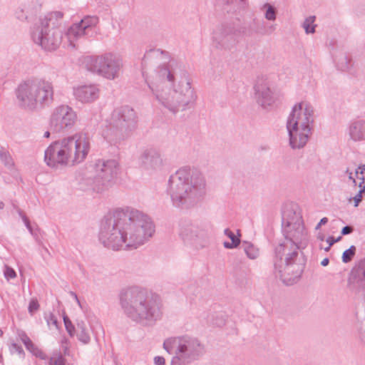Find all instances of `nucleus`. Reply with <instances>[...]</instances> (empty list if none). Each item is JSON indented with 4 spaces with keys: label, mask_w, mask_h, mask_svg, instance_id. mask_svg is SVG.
<instances>
[{
    "label": "nucleus",
    "mask_w": 365,
    "mask_h": 365,
    "mask_svg": "<svg viewBox=\"0 0 365 365\" xmlns=\"http://www.w3.org/2000/svg\"><path fill=\"white\" fill-rule=\"evenodd\" d=\"M3 331L0 329V337H1L3 336Z\"/></svg>",
    "instance_id": "72a5a7b5"
},
{
    "label": "nucleus",
    "mask_w": 365,
    "mask_h": 365,
    "mask_svg": "<svg viewBox=\"0 0 365 365\" xmlns=\"http://www.w3.org/2000/svg\"><path fill=\"white\" fill-rule=\"evenodd\" d=\"M155 363L156 365H164L165 364V359L161 356H156L155 358Z\"/></svg>",
    "instance_id": "b1692460"
},
{
    "label": "nucleus",
    "mask_w": 365,
    "mask_h": 365,
    "mask_svg": "<svg viewBox=\"0 0 365 365\" xmlns=\"http://www.w3.org/2000/svg\"><path fill=\"white\" fill-rule=\"evenodd\" d=\"M53 323H54L55 324H56V319H54V320H53Z\"/></svg>",
    "instance_id": "f704fd0d"
},
{
    "label": "nucleus",
    "mask_w": 365,
    "mask_h": 365,
    "mask_svg": "<svg viewBox=\"0 0 365 365\" xmlns=\"http://www.w3.org/2000/svg\"><path fill=\"white\" fill-rule=\"evenodd\" d=\"M39 304L37 300L32 299L29 305V311L31 314H33L34 312L38 309Z\"/></svg>",
    "instance_id": "6ab92c4d"
},
{
    "label": "nucleus",
    "mask_w": 365,
    "mask_h": 365,
    "mask_svg": "<svg viewBox=\"0 0 365 365\" xmlns=\"http://www.w3.org/2000/svg\"><path fill=\"white\" fill-rule=\"evenodd\" d=\"M96 23L97 19L94 17L85 18L81 21L79 24L74 25L68 31V35L70 36H81L84 34V31L86 29H87L92 24H96Z\"/></svg>",
    "instance_id": "423d86ee"
},
{
    "label": "nucleus",
    "mask_w": 365,
    "mask_h": 365,
    "mask_svg": "<svg viewBox=\"0 0 365 365\" xmlns=\"http://www.w3.org/2000/svg\"><path fill=\"white\" fill-rule=\"evenodd\" d=\"M313 110L305 102L294 106L288 123L290 145L294 148H302L307 142L311 133Z\"/></svg>",
    "instance_id": "f03ea898"
},
{
    "label": "nucleus",
    "mask_w": 365,
    "mask_h": 365,
    "mask_svg": "<svg viewBox=\"0 0 365 365\" xmlns=\"http://www.w3.org/2000/svg\"><path fill=\"white\" fill-rule=\"evenodd\" d=\"M134 309L136 314L140 318L147 319L149 317L148 309L147 307L141 302L135 303Z\"/></svg>",
    "instance_id": "9b49d317"
},
{
    "label": "nucleus",
    "mask_w": 365,
    "mask_h": 365,
    "mask_svg": "<svg viewBox=\"0 0 365 365\" xmlns=\"http://www.w3.org/2000/svg\"><path fill=\"white\" fill-rule=\"evenodd\" d=\"M19 337L21 341L24 344L26 349L31 351L34 355L41 358L44 359L45 354L43 352L39 349L34 344L29 337L26 335V334L24 331H20L19 333Z\"/></svg>",
    "instance_id": "6e6552de"
},
{
    "label": "nucleus",
    "mask_w": 365,
    "mask_h": 365,
    "mask_svg": "<svg viewBox=\"0 0 365 365\" xmlns=\"http://www.w3.org/2000/svg\"><path fill=\"white\" fill-rule=\"evenodd\" d=\"M340 237L336 240H334L332 237H328L327 242L329 243V246L324 249L325 251H329L330 247L333 245V244L340 240Z\"/></svg>",
    "instance_id": "4be33fe9"
},
{
    "label": "nucleus",
    "mask_w": 365,
    "mask_h": 365,
    "mask_svg": "<svg viewBox=\"0 0 365 365\" xmlns=\"http://www.w3.org/2000/svg\"><path fill=\"white\" fill-rule=\"evenodd\" d=\"M40 43L45 48L48 49V50L55 49L57 46L56 43H54L53 42H50V39L47 36L41 37Z\"/></svg>",
    "instance_id": "2eb2a0df"
},
{
    "label": "nucleus",
    "mask_w": 365,
    "mask_h": 365,
    "mask_svg": "<svg viewBox=\"0 0 365 365\" xmlns=\"http://www.w3.org/2000/svg\"><path fill=\"white\" fill-rule=\"evenodd\" d=\"M66 115H67V116H68L69 118H70V117H73V113H67V114H66Z\"/></svg>",
    "instance_id": "473e14b6"
},
{
    "label": "nucleus",
    "mask_w": 365,
    "mask_h": 365,
    "mask_svg": "<svg viewBox=\"0 0 365 365\" xmlns=\"http://www.w3.org/2000/svg\"><path fill=\"white\" fill-rule=\"evenodd\" d=\"M88 339H89L88 336H84V339H83V341L84 342H87V341H88Z\"/></svg>",
    "instance_id": "c756f323"
},
{
    "label": "nucleus",
    "mask_w": 365,
    "mask_h": 365,
    "mask_svg": "<svg viewBox=\"0 0 365 365\" xmlns=\"http://www.w3.org/2000/svg\"><path fill=\"white\" fill-rule=\"evenodd\" d=\"M350 135L354 140L365 139V123H354L350 128Z\"/></svg>",
    "instance_id": "1a4fd4ad"
},
{
    "label": "nucleus",
    "mask_w": 365,
    "mask_h": 365,
    "mask_svg": "<svg viewBox=\"0 0 365 365\" xmlns=\"http://www.w3.org/2000/svg\"><path fill=\"white\" fill-rule=\"evenodd\" d=\"M89 148L88 138L85 134H76L51 145L46 151L45 160L51 166L58 163H80L86 157Z\"/></svg>",
    "instance_id": "f257e3e1"
},
{
    "label": "nucleus",
    "mask_w": 365,
    "mask_h": 365,
    "mask_svg": "<svg viewBox=\"0 0 365 365\" xmlns=\"http://www.w3.org/2000/svg\"><path fill=\"white\" fill-rule=\"evenodd\" d=\"M365 166L360 165L356 170V179L354 180L355 184H359L361 187L362 184L365 183Z\"/></svg>",
    "instance_id": "f8f14e48"
},
{
    "label": "nucleus",
    "mask_w": 365,
    "mask_h": 365,
    "mask_svg": "<svg viewBox=\"0 0 365 365\" xmlns=\"http://www.w3.org/2000/svg\"><path fill=\"white\" fill-rule=\"evenodd\" d=\"M17 96L22 106L31 108L51 98L52 88L48 83L44 81L31 84L24 83L19 86Z\"/></svg>",
    "instance_id": "7ed1b4c3"
},
{
    "label": "nucleus",
    "mask_w": 365,
    "mask_h": 365,
    "mask_svg": "<svg viewBox=\"0 0 365 365\" xmlns=\"http://www.w3.org/2000/svg\"><path fill=\"white\" fill-rule=\"evenodd\" d=\"M95 69L108 78H113L117 73L116 66L106 58H98L95 61Z\"/></svg>",
    "instance_id": "39448f33"
},
{
    "label": "nucleus",
    "mask_w": 365,
    "mask_h": 365,
    "mask_svg": "<svg viewBox=\"0 0 365 365\" xmlns=\"http://www.w3.org/2000/svg\"><path fill=\"white\" fill-rule=\"evenodd\" d=\"M185 346H180V351L182 352L184 351Z\"/></svg>",
    "instance_id": "2f4dec72"
},
{
    "label": "nucleus",
    "mask_w": 365,
    "mask_h": 365,
    "mask_svg": "<svg viewBox=\"0 0 365 365\" xmlns=\"http://www.w3.org/2000/svg\"><path fill=\"white\" fill-rule=\"evenodd\" d=\"M327 221H328V220H327V217H324V218H322V219L320 220L319 223L317 225V229H319V228L322 225L326 224V223L327 222Z\"/></svg>",
    "instance_id": "393cba45"
},
{
    "label": "nucleus",
    "mask_w": 365,
    "mask_h": 365,
    "mask_svg": "<svg viewBox=\"0 0 365 365\" xmlns=\"http://www.w3.org/2000/svg\"><path fill=\"white\" fill-rule=\"evenodd\" d=\"M225 233L227 235V237L231 240V242H225L224 243V246L226 248L232 249L237 247L240 242V235L238 234V235H235L232 231L230 230H226L225 231Z\"/></svg>",
    "instance_id": "9d476101"
},
{
    "label": "nucleus",
    "mask_w": 365,
    "mask_h": 365,
    "mask_svg": "<svg viewBox=\"0 0 365 365\" xmlns=\"http://www.w3.org/2000/svg\"><path fill=\"white\" fill-rule=\"evenodd\" d=\"M177 345H179V340L176 339H168L166 341L164 342V348L168 351H170V349H172L173 346H175Z\"/></svg>",
    "instance_id": "f3484780"
},
{
    "label": "nucleus",
    "mask_w": 365,
    "mask_h": 365,
    "mask_svg": "<svg viewBox=\"0 0 365 365\" xmlns=\"http://www.w3.org/2000/svg\"><path fill=\"white\" fill-rule=\"evenodd\" d=\"M247 253L248 256H249L250 258L254 259V258L256 257V255H255V254L251 255V254L249 252V251H248V250L247 251Z\"/></svg>",
    "instance_id": "c85d7f7f"
},
{
    "label": "nucleus",
    "mask_w": 365,
    "mask_h": 365,
    "mask_svg": "<svg viewBox=\"0 0 365 365\" xmlns=\"http://www.w3.org/2000/svg\"><path fill=\"white\" fill-rule=\"evenodd\" d=\"M51 365H63L64 361L62 356L53 357L51 359Z\"/></svg>",
    "instance_id": "412c9836"
},
{
    "label": "nucleus",
    "mask_w": 365,
    "mask_h": 365,
    "mask_svg": "<svg viewBox=\"0 0 365 365\" xmlns=\"http://www.w3.org/2000/svg\"><path fill=\"white\" fill-rule=\"evenodd\" d=\"M266 18L269 20L275 19L274 11L271 6H267V10L266 11Z\"/></svg>",
    "instance_id": "aec40b11"
},
{
    "label": "nucleus",
    "mask_w": 365,
    "mask_h": 365,
    "mask_svg": "<svg viewBox=\"0 0 365 365\" xmlns=\"http://www.w3.org/2000/svg\"><path fill=\"white\" fill-rule=\"evenodd\" d=\"M97 91L93 86H83L76 90L75 94L83 102H88L96 96Z\"/></svg>",
    "instance_id": "0eeeda50"
},
{
    "label": "nucleus",
    "mask_w": 365,
    "mask_h": 365,
    "mask_svg": "<svg viewBox=\"0 0 365 365\" xmlns=\"http://www.w3.org/2000/svg\"><path fill=\"white\" fill-rule=\"evenodd\" d=\"M4 275L6 278L8 279H14L16 276L15 271L12 268L9 267H6L4 270Z\"/></svg>",
    "instance_id": "a211bd4d"
},
{
    "label": "nucleus",
    "mask_w": 365,
    "mask_h": 365,
    "mask_svg": "<svg viewBox=\"0 0 365 365\" xmlns=\"http://www.w3.org/2000/svg\"><path fill=\"white\" fill-rule=\"evenodd\" d=\"M49 135H50V133H49V132H48V131H46V132L44 133V136H45L46 138H48V137H49Z\"/></svg>",
    "instance_id": "7c9ffc66"
},
{
    "label": "nucleus",
    "mask_w": 365,
    "mask_h": 365,
    "mask_svg": "<svg viewBox=\"0 0 365 365\" xmlns=\"http://www.w3.org/2000/svg\"><path fill=\"white\" fill-rule=\"evenodd\" d=\"M356 253V247L351 245L348 250H345L342 254V261L344 263L350 262Z\"/></svg>",
    "instance_id": "ddd939ff"
},
{
    "label": "nucleus",
    "mask_w": 365,
    "mask_h": 365,
    "mask_svg": "<svg viewBox=\"0 0 365 365\" xmlns=\"http://www.w3.org/2000/svg\"><path fill=\"white\" fill-rule=\"evenodd\" d=\"M352 231H353V228L351 227L346 226L342 229L341 234L344 235H348V234H350L351 232H352Z\"/></svg>",
    "instance_id": "5701e85b"
},
{
    "label": "nucleus",
    "mask_w": 365,
    "mask_h": 365,
    "mask_svg": "<svg viewBox=\"0 0 365 365\" xmlns=\"http://www.w3.org/2000/svg\"><path fill=\"white\" fill-rule=\"evenodd\" d=\"M63 322H64L65 327H66L67 331L68 332V334H70V336H73L74 332H75L74 327L72 324V322H71V320L68 319V317L65 314L63 315Z\"/></svg>",
    "instance_id": "dca6fc26"
},
{
    "label": "nucleus",
    "mask_w": 365,
    "mask_h": 365,
    "mask_svg": "<svg viewBox=\"0 0 365 365\" xmlns=\"http://www.w3.org/2000/svg\"><path fill=\"white\" fill-rule=\"evenodd\" d=\"M329 263V259H324L322 261V264L323 266H327Z\"/></svg>",
    "instance_id": "cd10ccee"
},
{
    "label": "nucleus",
    "mask_w": 365,
    "mask_h": 365,
    "mask_svg": "<svg viewBox=\"0 0 365 365\" xmlns=\"http://www.w3.org/2000/svg\"><path fill=\"white\" fill-rule=\"evenodd\" d=\"M114 218L116 221L115 226L118 228L124 229L125 226H128L130 230H131L132 228L140 227L143 230L144 235L149 237L153 232V226L150 222L146 221L145 225H142L140 221L135 220L127 212L123 211H116L114 213Z\"/></svg>",
    "instance_id": "20e7f679"
},
{
    "label": "nucleus",
    "mask_w": 365,
    "mask_h": 365,
    "mask_svg": "<svg viewBox=\"0 0 365 365\" xmlns=\"http://www.w3.org/2000/svg\"><path fill=\"white\" fill-rule=\"evenodd\" d=\"M9 154L6 152L1 153V158L6 161V163H8L7 158H9Z\"/></svg>",
    "instance_id": "a878e982"
},
{
    "label": "nucleus",
    "mask_w": 365,
    "mask_h": 365,
    "mask_svg": "<svg viewBox=\"0 0 365 365\" xmlns=\"http://www.w3.org/2000/svg\"><path fill=\"white\" fill-rule=\"evenodd\" d=\"M361 194L359 193L357 196L355 197V205L357 206L359 202L361 201Z\"/></svg>",
    "instance_id": "bb28decb"
},
{
    "label": "nucleus",
    "mask_w": 365,
    "mask_h": 365,
    "mask_svg": "<svg viewBox=\"0 0 365 365\" xmlns=\"http://www.w3.org/2000/svg\"><path fill=\"white\" fill-rule=\"evenodd\" d=\"M314 21L315 16H310L305 20L304 23V28L307 34L314 32L315 25H312V26H310L311 24H313Z\"/></svg>",
    "instance_id": "4468645a"
}]
</instances>
